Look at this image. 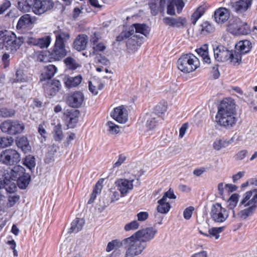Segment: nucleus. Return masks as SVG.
I'll use <instances>...</instances> for the list:
<instances>
[{
    "mask_svg": "<svg viewBox=\"0 0 257 257\" xmlns=\"http://www.w3.org/2000/svg\"><path fill=\"white\" fill-rule=\"evenodd\" d=\"M236 103L231 97L223 98L217 106L215 116L216 123L226 129L234 127L237 121Z\"/></svg>",
    "mask_w": 257,
    "mask_h": 257,
    "instance_id": "obj_1",
    "label": "nucleus"
},
{
    "mask_svg": "<svg viewBox=\"0 0 257 257\" xmlns=\"http://www.w3.org/2000/svg\"><path fill=\"white\" fill-rule=\"evenodd\" d=\"M53 33L55 36V41L51 49V58L52 60L59 61L68 53L67 44L70 38V34L68 30L60 29L59 27Z\"/></svg>",
    "mask_w": 257,
    "mask_h": 257,
    "instance_id": "obj_2",
    "label": "nucleus"
},
{
    "mask_svg": "<svg viewBox=\"0 0 257 257\" xmlns=\"http://www.w3.org/2000/svg\"><path fill=\"white\" fill-rule=\"evenodd\" d=\"M52 0H20L18 8L22 11L29 12L31 9L36 15H41L53 8Z\"/></svg>",
    "mask_w": 257,
    "mask_h": 257,
    "instance_id": "obj_3",
    "label": "nucleus"
},
{
    "mask_svg": "<svg viewBox=\"0 0 257 257\" xmlns=\"http://www.w3.org/2000/svg\"><path fill=\"white\" fill-rule=\"evenodd\" d=\"M178 69L185 74L194 72L200 66L199 59L191 53L182 54L177 61Z\"/></svg>",
    "mask_w": 257,
    "mask_h": 257,
    "instance_id": "obj_4",
    "label": "nucleus"
},
{
    "mask_svg": "<svg viewBox=\"0 0 257 257\" xmlns=\"http://www.w3.org/2000/svg\"><path fill=\"white\" fill-rule=\"evenodd\" d=\"M214 56L215 60L218 62H224L229 60L234 65L240 63L241 61L240 54L234 53V51L222 45H219L214 49Z\"/></svg>",
    "mask_w": 257,
    "mask_h": 257,
    "instance_id": "obj_5",
    "label": "nucleus"
},
{
    "mask_svg": "<svg viewBox=\"0 0 257 257\" xmlns=\"http://www.w3.org/2000/svg\"><path fill=\"white\" fill-rule=\"evenodd\" d=\"M126 245L125 257H134L141 254L147 247V243L142 242L134 234L124 239Z\"/></svg>",
    "mask_w": 257,
    "mask_h": 257,
    "instance_id": "obj_6",
    "label": "nucleus"
},
{
    "mask_svg": "<svg viewBox=\"0 0 257 257\" xmlns=\"http://www.w3.org/2000/svg\"><path fill=\"white\" fill-rule=\"evenodd\" d=\"M140 33L147 36L149 34L150 29L146 24L135 23L124 28L118 36L116 37L115 41L118 42H121L133 36L135 33Z\"/></svg>",
    "mask_w": 257,
    "mask_h": 257,
    "instance_id": "obj_7",
    "label": "nucleus"
},
{
    "mask_svg": "<svg viewBox=\"0 0 257 257\" xmlns=\"http://www.w3.org/2000/svg\"><path fill=\"white\" fill-rule=\"evenodd\" d=\"M22 43L20 39H17L14 33L0 32V49L6 48L7 50L16 51Z\"/></svg>",
    "mask_w": 257,
    "mask_h": 257,
    "instance_id": "obj_8",
    "label": "nucleus"
},
{
    "mask_svg": "<svg viewBox=\"0 0 257 257\" xmlns=\"http://www.w3.org/2000/svg\"><path fill=\"white\" fill-rule=\"evenodd\" d=\"M227 31L235 36L246 35L251 33V28L247 23L238 18H235L229 21Z\"/></svg>",
    "mask_w": 257,
    "mask_h": 257,
    "instance_id": "obj_9",
    "label": "nucleus"
},
{
    "mask_svg": "<svg viewBox=\"0 0 257 257\" xmlns=\"http://www.w3.org/2000/svg\"><path fill=\"white\" fill-rule=\"evenodd\" d=\"M2 131L11 136H16L23 133L25 129V124L18 119H7L0 125Z\"/></svg>",
    "mask_w": 257,
    "mask_h": 257,
    "instance_id": "obj_10",
    "label": "nucleus"
},
{
    "mask_svg": "<svg viewBox=\"0 0 257 257\" xmlns=\"http://www.w3.org/2000/svg\"><path fill=\"white\" fill-rule=\"evenodd\" d=\"M21 161V155L16 150L6 149L0 155V162L7 166L16 165Z\"/></svg>",
    "mask_w": 257,
    "mask_h": 257,
    "instance_id": "obj_11",
    "label": "nucleus"
},
{
    "mask_svg": "<svg viewBox=\"0 0 257 257\" xmlns=\"http://www.w3.org/2000/svg\"><path fill=\"white\" fill-rule=\"evenodd\" d=\"M210 215L212 219L215 222H224L229 216V211L222 207L221 204L216 203L211 208Z\"/></svg>",
    "mask_w": 257,
    "mask_h": 257,
    "instance_id": "obj_12",
    "label": "nucleus"
},
{
    "mask_svg": "<svg viewBox=\"0 0 257 257\" xmlns=\"http://www.w3.org/2000/svg\"><path fill=\"white\" fill-rule=\"evenodd\" d=\"M47 81L43 84L45 95L48 97L54 96L61 88V84L59 80L56 79H47Z\"/></svg>",
    "mask_w": 257,
    "mask_h": 257,
    "instance_id": "obj_13",
    "label": "nucleus"
},
{
    "mask_svg": "<svg viewBox=\"0 0 257 257\" xmlns=\"http://www.w3.org/2000/svg\"><path fill=\"white\" fill-rule=\"evenodd\" d=\"M158 232L157 229L154 227H147L140 229L133 234L142 242L146 243L152 240Z\"/></svg>",
    "mask_w": 257,
    "mask_h": 257,
    "instance_id": "obj_14",
    "label": "nucleus"
},
{
    "mask_svg": "<svg viewBox=\"0 0 257 257\" xmlns=\"http://www.w3.org/2000/svg\"><path fill=\"white\" fill-rule=\"evenodd\" d=\"M111 117L119 123H125L128 120V114L126 107L123 105L113 108Z\"/></svg>",
    "mask_w": 257,
    "mask_h": 257,
    "instance_id": "obj_15",
    "label": "nucleus"
},
{
    "mask_svg": "<svg viewBox=\"0 0 257 257\" xmlns=\"http://www.w3.org/2000/svg\"><path fill=\"white\" fill-rule=\"evenodd\" d=\"M84 100L83 93L80 91H75L67 95L66 102L72 107L79 108L82 106Z\"/></svg>",
    "mask_w": 257,
    "mask_h": 257,
    "instance_id": "obj_16",
    "label": "nucleus"
},
{
    "mask_svg": "<svg viewBox=\"0 0 257 257\" xmlns=\"http://www.w3.org/2000/svg\"><path fill=\"white\" fill-rule=\"evenodd\" d=\"M79 111L77 109H67L63 113V119L68 128H74L78 121Z\"/></svg>",
    "mask_w": 257,
    "mask_h": 257,
    "instance_id": "obj_17",
    "label": "nucleus"
},
{
    "mask_svg": "<svg viewBox=\"0 0 257 257\" xmlns=\"http://www.w3.org/2000/svg\"><path fill=\"white\" fill-rule=\"evenodd\" d=\"M239 205H243L244 207L254 206L256 209L257 207V189L245 192L243 194L242 199L240 202Z\"/></svg>",
    "mask_w": 257,
    "mask_h": 257,
    "instance_id": "obj_18",
    "label": "nucleus"
},
{
    "mask_svg": "<svg viewBox=\"0 0 257 257\" xmlns=\"http://www.w3.org/2000/svg\"><path fill=\"white\" fill-rule=\"evenodd\" d=\"M163 21L166 26L173 28H184L187 25L186 19L182 17H179L176 18L166 17L163 19Z\"/></svg>",
    "mask_w": 257,
    "mask_h": 257,
    "instance_id": "obj_19",
    "label": "nucleus"
},
{
    "mask_svg": "<svg viewBox=\"0 0 257 257\" xmlns=\"http://www.w3.org/2000/svg\"><path fill=\"white\" fill-rule=\"evenodd\" d=\"M252 3V0H238L231 3V8L237 14H242L248 9Z\"/></svg>",
    "mask_w": 257,
    "mask_h": 257,
    "instance_id": "obj_20",
    "label": "nucleus"
},
{
    "mask_svg": "<svg viewBox=\"0 0 257 257\" xmlns=\"http://www.w3.org/2000/svg\"><path fill=\"white\" fill-rule=\"evenodd\" d=\"M133 181L134 180H128L126 179H119L116 181V185L122 196L125 195L129 190L133 189Z\"/></svg>",
    "mask_w": 257,
    "mask_h": 257,
    "instance_id": "obj_21",
    "label": "nucleus"
},
{
    "mask_svg": "<svg viewBox=\"0 0 257 257\" xmlns=\"http://www.w3.org/2000/svg\"><path fill=\"white\" fill-rule=\"evenodd\" d=\"M215 22L219 24H222L227 22L230 17L229 10L223 7L216 9L214 14Z\"/></svg>",
    "mask_w": 257,
    "mask_h": 257,
    "instance_id": "obj_22",
    "label": "nucleus"
},
{
    "mask_svg": "<svg viewBox=\"0 0 257 257\" xmlns=\"http://www.w3.org/2000/svg\"><path fill=\"white\" fill-rule=\"evenodd\" d=\"M88 37L85 34L78 35L73 43V47L78 51L86 49L88 43Z\"/></svg>",
    "mask_w": 257,
    "mask_h": 257,
    "instance_id": "obj_23",
    "label": "nucleus"
},
{
    "mask_svg": "<svg viewBox=\"0 0 257 257\" xmlns=\"http://www.w3.org/2000/svg\"><path fill=\"white\" fill-rule=\"evenodd\" d=\"M16 145L25 154L31 152L32 148L29 141L26 136L17 137L15 140Z\"/></svg>",
    "mask_w": 257,
    "mask_h": 257,
    "instance_id": "obj_24",
    "label": "nucleus"
},
{
    "mask_svg": "<svg viewBox=\"0 0 257 257\" xmlns=\"http://www.w3.org/2000/svg\"><path fill=\"white\" fill-rule=\"evenodd\" d=\"M32 80V75L28 72L27 70L21 68L17 69L16 73L14 82H27Z\"/></svg>",
    "mask_w": 257,
    "mask_h": 257,
    "instance_id": "obj_25",
    "label": "nucleus"
},
{
    "mask_svg": "<svg viewBox=\"0 0 257 257\" xmlns=\"http://www.w3.org/2000/svg\"><path fill=\"white\" fill-rule=\"evenodd\" d=\"M35 21V19L32 18L29 14H25L20 18L17 25V28H28L31 26Z\"/></svg>",
    "mask_w": 257,
    "mask_h": 257,
    "instance_id": "obj_26",
    "label": "nucleus"
},
{
    "mask_svg": "<svg viewBox=\"0 0 257 257\" xmlns=\"http://www.w3.org/2000/svg\"><path fill=\"white\" fill-rule=\"evenodd\" d=\"M209 5L204 4L199 6L191 16L192 24H196L197 21L205 14L206 11L208 9Z\"/></svg>",
    "mask_w": 257,
    "mask_h": 257,
    "instance_id": "obj_27",
    "label": "nucleus"
},
{
    "mask_svg": "<svg viewBox=\"0 0 257 257\" xmlns=\"http://www.w3.org/2000/svg\"><path fill=\"white\" fill-rule=\"evenodd\" d=\"M251 47V43L249 41L247 40L240 41L235 46L236 49L238 50L239 52L234 51V53L240 54L241 56L242 54H245L249 52Z\"/></svg>",
    "mask_w": 257,
    "mask_h": 257,
    "instance_id": "obj_28",
    "label": "nucleus"
},
{
    "mask_svg": "<svg viewBox=\"0 0 257 257\" xmlns=\"http://www.w3.org/2000/svg\"><path fill=\"white\" fill-rule=\"evenodd\" d=\"M82 81V77L79 74L74 77L68 76L65 78L64 83L65 86L68 89L78 86Z\"/></svg>",
    "mask_w": 257,
    "mask_h": 257,
    "instance_id": "obj_29",
    "label": "nucleus"
},
{
    "mask_svg": "<svg viewBox=\"0 0 257 257\" xmlns=\"http://www.w3.org/2000/svg\"><path fill=\"white\" fill-rule=\"evenodd\" d=\"M199 31L202 35H207L213 33L215 31L214 25L209 21H203L199 26Z\"/></svg>",
    "mask_w": 257,
    "mask_h": 257,
    "instance_id": "obj_30",
    "label": "nucleus"
},
{
    "mask_svg": "<svg viewBox=\"0 0 257 257\" xmlns=\"http://www.w3.org/2000/svg\"><path fill=\"white\" fill-rule=\"evenodd\" d=\"M26 173L25 169L20 165L15 166L11 170L10 178L12 180L16 181L22 175Z\"/></svg>",
    "mask_w": 257,
    "mask_h": 257,
    "instance_id": "obj_31",
    "label": "nucleus"
},
{
    "mask_svg": "<svg viewBox=\"0 0 257 257\" xmlns=\"http://www.w3.org/2000/svg\"><path fill=\"white\" fill-rule=\"evenodd\" d=\"M85 224V220L83 218H76L71 223L69 233H77L80 231Z\"/></svg>",
    "mask_w": 257,
    "mask_h": 257,
    "instance_id": "obj_32",
    "label": "nucleus"
},
{
    "mask_svg": "<svg viewBox=\"0 0 257 257\" xmlns=\"http://www.w3.org/2000/svg\"><path fill=\"white\" fill-rule=\"evenodd\" d=\"M140 37L137 35H133L127 39L126 41V46L127 49L131 50H136L138 47L140 46L141 43H139L138 40Z\"/></svg>",
    "mask_w": 257,
    "mask_h": 257,
    "instance_id": "obj_33",
    "label": "nucleus"
},
{
    "mask_svg": "<svg viewBox=\"0 0 257 257\" xmlns=\"http://www.w3.org/2000/svg\"><path fill=\"white\" fill-rule=\"evenodd\" d=\"M45 69L46 71L44 74H42V78H41V81L51 79L57 72V68L53 64L47 65Z\"/></svg>",
    "mask_w": 257,
    "mask_h": 257,
    "instance_id": "obj_34",
    "label": "nucleus"
},
{
    "mask_svg": "<svg viewBox=\"0 0 257 257\" xmlns=\"http://www.w3.org/2000/svg\"><path fill=\"white\" fill-rule=\"evenodd\" d=\"M31 177L29 173H25L16 181L18 187L21 189H25L29 185Z\"/></svg>",
    "mask_w": 257,
    "mask_h": 257,
    "instance_id": "obj_35",
    "label": "nucleus"
},
{
    "mask_svg": "<svg viewBox=\"0 0 257 257\" xmlns=\"http://www.w3.org/2000/svg\"><path fill=\"white\" fill-rule=\"evenodd\" d=\"M159 205L157 206V210L159 213L166 214L168 213L170 208L171 205L169 203L166 202V200L162 198L158 201Z\"/></svg>",
    "mask_w": 257,
    "mask_h": 257,
    "instance_id": "obj_36",
    "label": "nucleus"
},
{
    "mask_svg": "<svg viewBox=\"0 0 257 257\" xmlns=\"http://www.w3.org/2000/svg\"><path fill=\"white\" fill-rule=\"evenodd\" d=\"M223 228L224 227H212L209 229L208 233L203 232L201 230H199V232L205 236H214L216 239H218L219 237V233L223 231Z\"/></svg>",
    "mask_w": 257,
    "mask_h": 257,
    "instance_id": "obj_37",
    "label": "nucleus"
},
{
    "mask_svg": "<svg viewBox=\"0 0 257 257\" xmlns=\"http://www.w3.org/2000/svg\"><path fill=\"white\" fill-rule=\"evenodd\" d=\"M51 57V53L50 51H41L37 55V60L40 62H54L52 60Z\"/></svg>",
    "mask_w": 257,
    "mask_h": 257,
    "instance_id": "obj_38",
    "label": "nucleus"
},
{
    "mask_svg": "<svg viewBox=\"0 0 257 257\" xmlns=\"http://www.w3.org/2000/svg\"><path fill=\"white\" fill-rule=\"evenodd\" d=\"M64 62L67 68L71 70H76L80 66L74 58L70 56L66 58L64 60Z\"/></svg>",
    "mask_w": 257,
    "mask_h": 257,
    "instance_id": "obj_39",
    "label": "nucleus"
},
{
    "mask_svg": "<svg viewBox=\"0 0 257 257\" xmlns=\"http://www.w3.org/2000/svg\"><path fill=\"white\" fill-rule=\"evenodd\" d=\"M168 108L167 102L166 101H160L155 107L154 112L159 116H161L166 111Z\"/></svg>",
    "mask_w": 257,
    "mask_h": 257,
    "instance_id": "obj_40",
    "label": "nucleus"
},
{
    "mask_svg": "<svg viewBox=\"0 0 257 257\" xmlns=\"http://www.w3.org/2000/svg\"><path fill=\"white\" fill-rule=\"evenodd\" d=\"M51 42V37L49 35L38 38L37 47L40 48H47Z\"/></svg>",
    "mask_w": 257,
    "mask_h": 257,
    "instance_id": "obj_41",
    "label": "nucleus"
},
{
    "mask_svg": "<svg viewBox=\"0 0 257 257\" xmlns=\"http://www.w3.org/2000/svg\"><path fill=\"white\" fill-rule=\"evenodd\" d=\"M248 207L241 210L238 213V216L243 219H246L247 217L251 215L256 210L254 206H248Z\"/></svg>",
    "mask_w": 257,
    "mask_h": 257,
    "instance_id": "obj_42",
    "label": "nucleus"
},
{
    "mask_svg": "<svg viewBox=\"0 0 257 257\" xmlns=\"http://www.w3.org/2000/svg\"><path fill=\"white\" fill-rule=\"evenodd\" d=\"M122 246V241L118 239H113L108 243L106 248V251L108 252L113 249H117Z\"/></svg>",
    "mask_w": 257,
    "mask_h": 257,
    "instance_id": "obj_43",
    "label": "nucleus"
},
{
    "mask_svg": "<svg viewBox=\"0 0 257 257\" xmlns=\"http://www.w3.org/2000/svg\"><path fill=\"white\" fill-rule=\"evenodd\" d=\"M23 165L30 170L35 168L36 165L35 158L31 155L27 156L23 160Z\"/></svg>",
    "mask_w": 257,
    "mask_h": 257,
    "instance_id": "obj_44",
    "label": "nucleus"
},
{
    "mask_svg": "<svg viewBox=\"0 0 257 257\" xmlns=\"http://www.w3.org/2000/svg\"><path fill=\"white\" fill-rule=\"evenodd\" d=\"M231 143V141L227 140H216L213 143V147L215 150L219 151L222 148L228 146Z\"/></svg>",
    "mask_w": 257,
    "mask_h": 257,
    "instance_id": "obj_45",
    "label": "nucleus"
},
{
    "mask_svg": "<svg viewBox=\"0 0 257 257\" xmlns=\"http://www.w3.org/2000/svg\"><path fill=\"white\" fill-rule=\"evenodd\" d=\"M53 138L56 141H60L63 139V132L60 124H58L54 127Z\"/></svg>",
    "mask_w": 257,
    "mask_h": 257,
    "instance_id": "obj_46",
    "label": "nucleus"
},
{
    "mask_svg": "<svg viewBox=\"0 0 257 257\" xmlns=\"http://www.w3.org/2000/svg\"><path fill=\"white\" fill-rule=\"evenodd\" d=\"M239 196V195L237 193H234L230 196L228 200V206L229 209L233 210L236 206L238 201Z\"/></svg>",
    "mask_w": 257,
    "mask_h": 257,
    "instance_id": "obj_47",
    "label": "nucleus"
},
{
    "mask_svg": "<svg viewBox=\"0 0 257 257\" xmlns=\"http://www.w3.org/2000/svg\"><path fill=\"white\" fill-rule=\"evenodd\" d=\"M16 113L14 109L3 107L0 108V116L4 117H12Z\"/></svg>",
    "mask_w": 257,
    "mask_h": 257,
    "instance_id": "obj_48",
    "label": "nucleus"
},
{
    "mask_svg": "<svg viewBox=\"0 0 257 257\" xmlns=\"http://www.w3.org/2000/svg\"><path fill=\"white\" fill-rule=\"evenodd\" d=\"M14 142V139L11 137H0V147L6 148L11 146Z\"/></svg>",
    "mask_w": 257,
    "mask_h": 257,
    "instance_id": "obj_49",
    "label": "nucleus"
},
{
    "mask_svg": "<svg viewBox=\"0 0 257 257\" xmlns=\"http://www.w3.org/2000/svg\"><path fill=\"white\" fill-rule=\"evenodd\" d=\"M4 187L10 193L14 192L17 188L16 184L10 180H4Z\"/></svg>",
    "mask_w": 257,
    "mask_h": 257,
    "instance_id": "obj_50",
    "label": "nucleus"
},
{
    "mask_svg": "<svg viewBox=\"0 0 257 257\" xmlns=\"http://www.w3.org/2000/svg\"><path fill=\"white\" fill-rule=\"evenodd\" d=\"M106 125L108 127V131L112 134H117L119 132V126L111 121H108Z\"/></svg>",
    "mask_w": 257,
    "mask_h": 257,
    "instance_id": "obj_51",
    "label": "nucleus"
},
{
    "mask_svg": "<svg viewBox=\"0 0 257 257\" xmlns=\"http://www.w3.org/2000/svg\"><path fill=\"white\" fill-rule=\"evenodd\" d=\"M140 227V224L137 220H133L131 222L126 224L124 226V229L126 231L133 230H136Z\"/></svg>",
    "mask_w": 257,
    "mask_h": 257,
    "instance_id": "obj_52",
    "label": "nucleus"
},
{
    "mask_svg": "<svg viewBox=\"0 0 257 257\" xmlns=\"http://www.w3.org/2000/svg\"><path fill=\"white\" fill-rule=\"evenodd\" d=\"M158 0H151L149 3V8L151 9V12L152 15L156 16L159 13V7L157 5Z\"/></svg>",
    "mask_w": 257,
    "mask_h": 257,
    "instance_id": "obj_53",
    "label": "nucleus"
},
{
    "mask_svg": "<svg viewBox=\"0 0 257 257\" xmlns=\"http://www.w3.org/2000/svg\"><path fill=\"white\" fill-rule=\"evenodd\" d=\"M196 52L201 57L208 54V45L203 44L201 47L197 48L195 50Z\"/></svg>",
    "mask_w": 257,
    "mask_h": 257,
    "instance_id": "obj_54",
    "label": "nucleus"
},
{
    "mask_svg": "<svg viewBox=\"0 0 257 257\" xmlns=\"http://www.w3.org/2000/svg\"><path fill=\"white\" fill-rule=\"evenodd\" d=\"M106 49V46L103 42L97 43L94 46H93V53L94 54H97L99 52L103 51Z\"/></svg>",
    "mask_w": 257,
    "mask_h": 257,
    "instance_id": "obj_55",
    "label": "nucleus"
},
{
    "mask_svg": "<svg viewBox=\"0 0 257 257\" xmlns=\"http://www.w3.org/2000/svg\"><path fill=\"white\" fill-rule=\"evenodd\" d=\"M175 5L173 0H170L167 6V13L169 15L174 16L176 15Z\"/></svg>",
    "mask_w": 257,
    "mask_h": 257,
    "instance_id": "obj_56",
    "label": "nucleus"
},
{
    "mask_svg": "<svg viewBox=\"0 0 257 257\" xmlns=\"http://www.w3.org/2000/svg\"><path fill=\"white\" fill-rule=\"evenodd\" d=\"M174 4L176 8L178 14H180L185 6V3L183 0H173Z\"/></svg>",
    "mask_w": 257,
    "mask_h": 257,
    "instance_id": "obj_57",
    "label": "nucleus"
},
{
    "mask_svg": "<svg viewBox=\"0 0 257 257\" xmlns=\"http://www.w3.org/2000/svg\"><path fill=\"white\" fill-rule=\"evenodd\" d=\"M194 210V208L193 206H189L185 209L183 212V216L184 218L187 220L189 219L191 217Z\"/></svg>",
    "mask_w": 257,
    "mask_h": 257,
    "instance_id": "obj_58",
    "label": "nucleus"
},
{
    "mask_svg": "<svg viewBox=\"0 0 257 257\" xmlns=\"http://www.w3.org/2000/svg\"><path fill=\"white\" fill-rule=\"evenodd\" d=\"M247 151L242 150L238 152L234 156V158L236 161L242 160L245 158L247 154Z\"/></svg>",
    "mask_w": 257,
    "mask_h": 257,
    "instance_id": "obj_59",
    "label": "nucleus"
},
{
    "mask_svg": "<svg viewBox=\"0 0 257 257\" xmlns=\"http://www.w3.org/2000/svg\"><path fill=\"white\" fill-rule=\"evenodd\" d=\"M103 182V179L98 180L94 185L92 191L94 193L99 194L101 193L102 189V183Z\"/></svg>",
    "mask_w": 257,
    "mask_h": 257,
    "instance_id": "obj_60",
    "label": "nucleus"
},
{
    "mask_svg": "<svg viewBox=\"0 0 257 257\" xmlns=\"http://www.w3.org/2000/svg\"><path fill=\"white\" fill-rule=\"evenodd\" d=\"M157 121L155 118H151L148 119L146 123V126L149 130H154L157 126Z\"/></svg>",
    "mask_w": 257,
    "mask_h": 257,
    "instance_id": "obj_61",
    "label": "nucleus"
},
{
    "mask_svg": "<svg viewBox=\"0 0 257 257\" xmlns=\"http://www.w3.org/2000/svg\"><path fill=\"white\" fill-rule=\"evenodd\" d=\"M137 216L138 218V221L142 222L148 219L149 215L148 212L141 211L137 214Z\"/></svg>",
    "mask_w": 257,
    "mask_h": 257,
    "instance_id": "obj_62",
    "label": "nucleus"
},
{
    "mask_svg": "<svg viewBox=\"0 0 257 257\" xmlns=\"http://www.w3.org/2000/svg\"><path fill=\"white\" fill-rule=\"evenodd\" d=\"M11 4L10 1L5 0L4 2L0 5V15L3 14L11 7Z\"/></svg>",
    "mask_w": 257,
    "mask_h": 257,
    "instance_id": "obj_63",
    "label": "nucleus"
},
{
    "mask_svg": "<svg viewBox=\"0 0 257 257\" xmlns=\"http://www.w3.org/2000/svg\"><path fill=\"white\" fill-rule=\"evenodd\" d=\"M126 159V157L123 154H121L118 155L117 161L114 164L113 167H116L120 166Z\"/></svg>",
    "mask_w": 257,
    "mask_h": 257,
    "instance_id": "obj_64",
    "label": "nucleus"
}]
</instances>
